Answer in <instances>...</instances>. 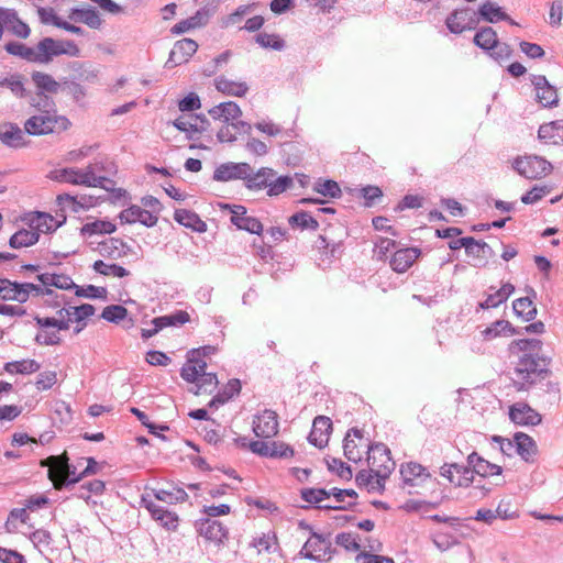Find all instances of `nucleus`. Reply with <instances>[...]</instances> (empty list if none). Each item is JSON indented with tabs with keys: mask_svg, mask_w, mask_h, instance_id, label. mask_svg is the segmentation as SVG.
Here are the masks:
<instances>
[{
	"mask_svg": "<svg viewBox=\"0 0 563 563\" xmlns=\"http://www.w3.org/2000/svg\"><path fill=\"white\" fill-rule=\"evenodd\" d=\"M541 345L542 343L538 339H520L511 342L510 352L522 353V356L516 363L511 377L517 391L527 390L538 380L544 378L548 373V360L539 356Z\"/></svg>",
	"mask_w": 563,
	"mask_h": 563,
	"instance_id": "obj_1",
	"label": "nucleus"
},
{
	"mask_svg": "<svg viewBox=\"0 0 563 563\" xmlns=\"http://www.w3.org/2000/svg\"><path fill=\"white\" fill-rule=\"evenodd\" d=\"M180 376L184 380L195 384L196 395H211L218 387V378L214 373L207 372V363L187 353V358L181 367Z\"/></svg>",
	"mask_w": 563,
	"mask_h": 563,
	"instance_id": "obj_2",
	"label": "nucleus"
},
{
	"mask_svg": "<svg viewBox=\"0 0 563 563\" xmlns=\"http://www.w3.org/2000/svg\"><path fill=\"white\" fill-rule=\"evenodd\" d=\"M71 126L70 120L55 110H41L24 122V131L32 136L60 133Z\"/></svg>",
	"mask_w": 563,
	"mask_h": 563,
	"instance_id": "obj_3",
	"label": "nucleus"
},
{
	"mask_svg": "<svg viewBox=\"0 0 563 563\" xmlns=\"http://www.w3.org/2000/svg\"><path fill=\"white\" fill-rule=\"evenodd\" d=\"M51 291L32 283H16L7 278H0V298L5 301L23 303L30 297H40Z\"/></svg>",
	"mask_w": 563,
	"mask_h": 563,
	"instance_id": "obj_4",
	"label": "nucleus"
},
{
	"mask_svg": "<svg viewBox=\"0 0 563 563\" xmlns=\"http://www.w3.org/2000/svg\"><path fill=\"white\" fill-rule=\"evenodd\" d=\"M42 466H48V478L52 481L54 488L60 490L65 485L75 484L80 481V476H76L68 465L67 453L64 452L57 456H49L41 462Z\"/></svg>",
	"mask_w": 563,
	"mask_h": 563,
	"instance_id": "obj_5",
	"label": "nucleus"
},
{
	"mask_svg": "<svg viewBox=\"0 0 563 563\" xmlns=\"http://www.w3.org/2000/svg\"><path fill=\"white\" fill-rule=\"evenodd\" d=\"M91 168L92 167H85L84 169H57L54 172V179L60 183H67L71 185H80L87 187H104V183L109 181V179L106 176H96Z\"/></svg>",
	"mask_w": 563,
	"mask_h": 563,
	"instance_id": "obj_6",
	"label": "nucleus"
},
{
	"mask_svg": "<svg viewBox=\"0 0 563 563\" xmlns=\"http://www.w3.org/2000/svg\"><path fill=\"white\" fill-rule=\"evenodd\" d=\"M512 167L518 174L528 179L542 178L552 169V165L547 159L537 155L517 157L512 163Z\"/></svg>",
	"mask_w": 563,
	"mask_h": 563,
	"instance_id": "obj_7",
	"label": "nucleus"
},
{
	"mask_svg": "<svg viewBox=\"0 0 563 563\" xmlns=\"http://www.w3.org/2000/svg\"><path fill=\"white\" fill-rule=\"evenodd\" d=\"M367 463L371 472L378 474L380 478H388L395 468L390 450L383 443H376L371 446Z\"/></svg>",
	"mask_w": 563,
	"mask_h": 563,
	"instance_id": "obj_8",
	"label": "nucleus"
},
{
	"mask_svg": "<svg viewBox=\"0 0 563 563\" xmlns=\"http://www.w3.org/2000/svg\"><path fill=\"white\" fill-rule=\"evenodd\" d=\"M35 322L40 328L35 341L41 345L58 344L60 342L59 331L68 329L65 319L35 317Z\"/></svg>",
	"mask_w": 563,
	"mask_h": 563,
	"instance_id": "obj_9",
	"label": "nucleus"
},
{
	"mask_svg": "<svg viewBox=\"0 0 563 563\" xmlns=\"http://www.w3.org/2000/svg\"><path fill=\"white\" fill-rule=\"evenodd\" d=\"M18 221L30 229H34L40 238L41 233H51L58 229L64 220L56 219L52 214L42 211H29L21 214Z\"/></svg>",
	"mask_w": 563,
	"mask_h": 563,
	"instance_id": "obj_10",
	"label": "nucleus"
},
{
	"mask_svg": "<svg viewBox=\"0 0 563 563\" xmlns=\"http://www.w3.org/2000/svg\"><path fill=\"white\" fill-rule=\"evenodd\" d=\"M371 446L369 440L364 437L361 429L352 428L344 438V455L354 463L360 462L364 454L368 455Z\"/></svg>",
	"mask_w": 563,
	"mask_h": 563,
	"instance_id": "obj_11",
	"label": "nucleus"
},
{
	"mask_svg": "<svg viewBox=\"0 0 563 563\" xmlns=\"http://www.w3.org/2000/svg\"><path fill=\"white\" fill-rule=\"evenodd\" d=\"M253 431L257 438L271 439L279 431L278 415L271 409H264L253 419Z\"/></svg>",
	"mask_w": 563,
	"mask_h": 563,
	"instance_id": "obj_12",
	"label": "nucleus"
},
{
	"mask_svg": "<svg viewBox=\"0 0 563 563\" xmlns=\"http://www.w3.org/2000/svg\"><path fill=\"white\" fill-rule=\"evenodd\" d=\"M440 475L454 487H468L474 479L470 467L456 463H446L441 466Z\"/></svg>",
	"mask_w": 563,
	"mask_h": 563,
	"instance_id": "obj_13",
	"label": "nucleus"
},
{
	"mask_svg": "<svg viewBox=\"0 0 563 563\" xmlns=\"http://www.w3.org/2000/svg\"><path fill=\"white\" fill-rule=\"evenodd\" d=\"M301 554L316 561H328L331 558V542L313 533L303 544Z\"/></svg>",
	"mask_w": 563,
	"mask_h": 563,
	"instance_id": "obj_14",
	"label": "nucleus"
},
{
	"mask_svg": "<svg viewBox=\"0 0 563 563\" xmlns=\"http://www.w3.org/2000/svg\"><path fill=\"white\" fill-rule=\"evenodd\" d=\"M400 475L405 488H408L409 493L412 489L421 486L429 477L427 470L418 463L408 462L400 466Z\"/></svg>",
	"mask_w": 563,
	"mask_h": 563,
	"instance_id": "obj_15",
	"label": "nucleus"
},
{
	"mask_svg": "<svg viewBox=\"0 0 563 563\" xmlns=\"http://www.w3.org/2000/svg\"><path fill=\"white\" fill-rule=\"evenodd\" d=\"M532 85L536 90L537 101L544 108H553L559 103V96L555 87L549 84L542 75L533 76Z\"/></svg>",
	"mask_w": 563,
	"mask_h": 563,
	"instance_id": "obj_16",
	"label": "nucleus"
},
{
	"mask_svg": "<svg viewBox=\"0 0 563 563\" xmlns=\"http://www.w3.org/2000/svg\"><path fill=\"white\" fill-rule=\"evenodd\" d=\"M448 29L454 34H461L466 30H472L476 25L474 12L471 9H456L445 21Z\"/></svg>",
	"mask_w": 563,
	"mask_h": 563,
	"instance_id": "obj_17",
	"label": "nucleus"
},
{
	"mask_svg": "<svg viewBox=\"0 0 563 563\" xmlns=\"http://www.w3.org/2000/svg\"><path fill=\"white\" fill-rule=\"evenodd\" d=\"M231 209V222L240 230L261 235L263 233V224L255 217L249 216L246 208L243 206H233Z\"/></svg>",
	"mask_w": 563,
	"mask_h": 563,
	"instance_id": "obj_18",
	"label": "nucleus"
},
{
	"mask_svg": "<svg viewBox=\"0 0 563 563\" xmlns=\"http://www.w3.org/2000/svg\"><path fill=\"white\" fill-rule=\"evenodd\" d=\"M198 532L206 542L214 545L223 544L229 538L227 528L221 522L210 519L200 521Z\"/></svg>",
	"mask_w": 563,
	"mask_h": 563,
	"instance_id": "obj_19",
	"label": "nucleus"
},
{
	"mask_svg": "<svg viewBox=\"0 0 563 563\" xmlns=\"http://www.w3.org/2000/svg\"><path fill=\"white\" fill-rule=\"evenodd\" d=\"M0 19L2 20L3 26H5L14 36L23 40L30 36V26L19 18L18 12L14 9L0 8Z\"/></svg>",
	"mask_w": 563,
	"mask_h": 563,
	"instance_id": "obj_20",
	"label": "nucleus"
},
{
	"mask_svg": "<svg viewBox=\"0 0 563 563\" xmlns=\"http://www.w3.org/2000/svg\"><path fill=\"white\" fill-rule=\"evenodd\" d=\"M421 250L418 247H405L396 251L390 261V267L394 272L402 274L407 272L420 257Z\"/></svg>",
	"mask_w": 563,
	"mask_h": 563,
	"instance_id": "obj_21",
	"label": "nucleus"
},
{
	"mask_svg": "<svg viewBox=\"0 0 563 563\" xmlns=\"http://www.w3.org/2000/svg\"><path fill=\"white\" fill-rule=\"evenodd\" d=\"M510 420L520 426H537L541 422V416L525 402H516L509 409Z\"/></svg>",
	"mask_w": 563,
	"mask_h": 563,
	"instance_id": "obj_22",
	"label": "nucleus"
},
{
	"mask_svg": "<svg viewBox=\"0 0 563 563\" xmlns=\"http://www.w3.org/2000/svg\"><path fill=\"white\" fill-rule=\"evenodd\" d=\"M332 432V421L329 417L318 416L314 418L309 441L317 448H324Z\"/></svg>",
	"mask_w": 563,
	"mask_h": 563,
	"instance_id": "obj_23",
	"label": "nucleus"
},
{
	"mask_svg": "<svg viewBox=\"0 0 563 563\" xmlns=\"http://www.w3.org/2000/svg\"><path fill=\"white\" fill-rule=\"evenodd\" d=\"M120 219L125 223H141L146 227H154L158 221V217L153 211L143 209L136 205L122 210Z\"/></svg>",
	"mask_w": 563,
	"mask_h": 563,
	"instance_id": "obj_24",
	"label": "nucleus"
},
{
	"mask_svg": "<svg viewBox=\"0 0 563 563\" xmlns=\"http://www.w3.org/2000/svg\"><path fill=\"white\" fill-rule=\"evenodd\" d=\"M252 174V168L247 163L222 164L214 172V179L228 181L231 179H246Z\"/></svg>",
	"mask_w": 563,
	"mask_h": 563,
	"instance_id": "obj_25",
	"label": "nucleus"
},
{
	"mask_svg": "<svg viewBox=\"0 0 563 563\" xmlns=\"http://www.w3.org/2000/svg\"><path fill=\"white\" fill-rule=\"evenodd\" d=\"M208 113L213 120L222 123L239 122L242 117V110L234 101L221 102L212 107Z\"/></svg>",
	"mask_w": 563,
	"mask_h": 563,
	"instance_id": "obj_26",
	"label": "nucleus"
},
{
	"mask_svg": "<svg viewBox=\"0 0 563 563\" xmlns=\"http://www.w3.org/2000/svg\"><path fill=\"white\" fill-rule=\"evenodd\" d=\"M26 132L16 123H0V141L10 147H23L27 144Z\"/></svg>",
	"mask_w": 563,
	"mask_h": 563,
	"instance_id": "obj_27",
	"label": "nucleus"
},
{
	"mask_svg": "<svg viewBox=\"0 0 563 563\" xmlns=\"http://www.w3.org/2000/svg\"><path fill=\"white\" fill-rule=\"evenodd\" d=\"M198 44L191 38H183L177 41L170 51L168 63L178 66L187 63L189 58L197 52Z\"/></svg>",
	"mask_w": 563,
	"mask_h": 563,
	"instance_id": "obj_28",
	"label": "nucleus"
},
{
	"mask_svg": "<svg viewBox=\"0 0 563 563\" xmlns=\"http://www.w3.org/2000/svg\"><path fill=\"white\" fill-rule=\"evenodd\" d=\"M31 80L37 91V95H56L60 89V84L48 73L35 70L31 74Z\"/></svg>",
	"mask_w": 563,
	"mask_h": 563,
	"instance_id": "obj_29",
	"label": "nucleus"
},
{
	"mask_svg": "<svg viewBox=\"0 0 563 563\" xmlns=\"http://www.w3.org/2000/svg\"><path fill=\"white\" fill-rule=\"evenodd\" d=\"M539 140L547 145H560L563 143V122L552 121L544 123L538 131Z\"/></svg>",
	"mask_w": 563,
	"mask_h": 563,
	"instance_id": "obj_30",
	"label": "nucleus"
},
{
	"mask_svg": "<svg viewBox=\"0 0 563 563\" xmlns=\"http://www.w3.org/2000/svg\"><path fill=\"white\" fill-rule=\"evenodd\" d=\"M214 87L219 92L232 97H244L249 91V85L245 81L233 80L225 76L217 77Z\"/></svg>",
	"mask_w": 563,
	"mask_h": 563,
	"instance_id": "obj_31",
	"label": "nucleus"
},
{
	"mask_svg": "<svg viewBox=\"0 0 563 563\" xmlns=\"http://www.w3.org/2000/svg\"><path fill=\"white\" fill-rule=\"evenodd\" d=\"M516 451L526 462H534L538 454V446L534 440L526 433L517 432L514 437Z\"/></svg>",
	"mask_w": 563,
	"mask_h": 563,
	"instance_id": "obj_32",
	"label": "nucleus"
},
{
	"mask_svg": "<svg viewBox=\"0 0 563 563\" xmlns=\"http://www.w3.org/2000/svg\"><path fill=\"white\" fill-rule=\"evenodd\" d=\"M174 220L195 232L203 233L207 231V223L194 211L187 209H176Z\"/></svg>",
	"mask_w": 563,
	"mask_h": 563,
	"instance_id": "obj_33",
	"label": "nucleus"
},
{
	"mask_svg": "<svg viewBox=\"0 0 563 563\" xmlns=\"http://www.w3.org/2000/svg\"><path fill=\"white\" fill-rule=\"evenodd\" d=\"M468 464L472 465L473 474L476 473L482 477L500 476L503 468L497 464H493L489 461L484 460L476 453L468 455Z\"/></svg>",
	"mask_w": 563,
	"mask_h": 563,
	"instance_id": "obj_34",
	"label": "nucleus"
},
{
	"mask_svg": "<svg viewBox=\"0 0 563 563\" xmlns=\"http://www.w3.org/2000/svg\"><path fill=\"white\" fill-rule=\"evenodd\" d=\"M313 249L319 261L330 263L340 251L341 243L330 242L324 235L320 234L314 241Z\"/></svg>",
	"mask_w": 563,
	"mask_h": 563,
	"instance_id": "obj_35",
	"label": "nucleus"
},
{
	"mask_svg": "<svg viewBox=\"0 0 563 563\" xmlns=\"http://www.w3.org/2000/svg\"><path fill=\"white\" fill-rule=\"evenodd\" d=\"M95 313V307L89 303H84L77 307L64 308L57 311L59 319H65L67 324L70 322H81Z\"/></svg>",
	"mask_w": 563,
	"mask_h": 563,
	"instance_id": "obj_36",
	"label": "nucleus"
},
{
	"mask_svg": "<svg viewBox=\"0 0 563 563\" xmlns=\"http://www.w3.org/2000/svg\"><path fill=\"white\" fill-rule=\"evenodd\" d=\"M37 279L41 283V285H40L41 287L46 288L51 291L48 295H51L53 292L52 289L49 288L52 286L59 288V289H65V290H68V289H71L73 287H75L73 279L65 274L45 273V274L38 275Z\"/></svg>",
	"mask_w": 563,
	"mask_h": 563,
	"instance_id": "obj_37",
	"label": "nucleus"
},
{
	"mask_svg": "<svg viewBox=\"0 0 563 563\" xmlns=\"http://www.w3.org/2000/svg\"><path fill=\"white\" fill-rule=\"evenodd\" d=\"M37 233L34 229H30L23 225L20 230H18L9 239V245L12 249H23L35 245L38 242Z\"/></svg>",
	"mask_w": 563,
	"mask_h": 563,
	"instance_id": "obj_38",
	"label": "nucleus"
},
{
	"mask_svg": "<svg viewBox=\"0 0 563 563\" xmlns=\"http://www.w3.org/2000/svg\"><path fill=\"white\" fill-rule=\"evenodd\" d=\"M124 247L125 243L121 239L109 238L98 244L97 251L106 258L117 260L125 254Z\"/></svg>",
	"mask_w": 563,
	"mask_h": 563,
	"instance_id": "obj_39",
	"label": "nucleus"
},
{
	"mask_svg": "<svg viewBox=\"0 0 563 563\" xmlns=\"http://www.w3.org/2000/svg\"><path fill=\"white\" fill-rule=\"evenodd\" d=\"M146 508L151 512L153 519L159 521L166 529L175 530L177 528L178 517L176 514L165 510L154 503H148Z\"/></svg>",
	"mask_w": 563,
	"mask_h": 563,
	"instance_id": "obj_40",
	"label": "nucleus"
},
{
	"mask_svg": "<svg viewBox=\"0 0 563 563\" xmlns=\"http://www.w3.org/2000/svg\"><path fill=\"white\" fill-rule=\"evenodd\" d=\"M56 40L44 37L35 45V64H49L56 57Z\"/></svg>",
	"mask_w": 563,
	"mask_h": 563,
	"instance_id": "obj_41",
	"label": "nucleus"
},
{
	"mask_svg": "<svg viewBox=\"0 0 563 563\" xmlns=\"http://www.w3.org/2000/svg\"><path fill=\"white\" fill-rule=\"evenodd\" d=\"M386 479L387 478H380L378 474L371 472V470L360 472L356 476L358 485L365 487L368 493H382Z\"/></svg>",
	"mask_w": 563,
	"mask_h": 563,
	"instance_id": "obj_42",
	"label": "nucleus"
},
{
	"mask_svg": "<svg viewBox=\"0 0 563 563\" xmlns=\"http://www.w3.org/2000/svg\"><path fill=\"white\" fill-rule=\"evenodd\" d=\"M117 225L108 220H93L90 222L85 223L81 229L80 233L82 236H93L99 234H111L115 232Z\"/></svg>",
	"mask_w": 563,
	"mask_h": 563,
	"instance_id": "obj_43",
	"label": "nucleus"
},
{
	"mask_svg": "<svg viewBox=\"0 0 563 563\" xmlns=\"http://www.w3.org/2000/svg\"><path fill=\"white\" fill-rule=\"evenodd\" d=\"M68 18L75 22H80L91 29H99L102 21L98 12L93 9H73Z\"/></svg>",
	"mask_w": 563,
	"mask_h": 563,
	"instance_id": "obj_44",
	"label": "nucleus"
},
{
	"mask_svg": "<svg viewBox=\"0 0 563 563\" xmlns=\"http://www.w3.org/2000/svg\"><path fill=\"white\" fill-rule=\"evenodd\" d=\"M478 12L483 20L489 23H495L498 21H509L511 24H516V22L511 20L509 15L501 10L500 7L489 1L484 2L481 5Z\"/></svg>",
	"mask_w": 563,
	"mask_h": 563,
	"instance_id": "obj_45",
	"label": "nucleus"
},
{
	"mask_svg": "<svg viewBox=\"0 0 563 563\" xmlns=\"http://www.w3.org/2000/svg\"><path fill=\"white\" fill-rule=\"evenodd\" d=\"M514 285L507 283L504 284L499 289H497L494 294H489L485 301L481 302L479 306L483 309L496 308L503 302H505L514 292Z\"/></svg>",
	"mask_w": 563,
	"mask_h": 563,
	"instance_id": "obj_46",
	"label": "nucleus"
},
{
	"mask_svg": "<svg viewBox=\"0 0 563 563\" xmlns=\"http://www.w3.org/2000/svg\"><path fill=\"white\" fill-rule=\"evenodd\" d=\"M30 520L26 508H14L10 511L8 519L4 523L8 533L21 532L20 527L26 525Z\"/></svg>",
	"mask_w": 563,
	"mask_h": 563,
	"instance_id": "obj_47",
	"label": "nucleus"
},
{
	"mask_svg": "<svg viewBox=\"0 0 563 563\" xmlns=\"http://www.w3.org/2000/svg\"><path fill=\"white\" fill-rule=\"evenodd\" d=\"M275 172L272 168H261L254 175L247 178V187L253 190L268 189L269 183L273 181Z\"/></svg>",
	"mask_w": 563,
	"mask_h": 563,
	"instance_id": "obj_48",
	"label": "nucleus"
},
{
	"mask_svg": "<svg viewBox=\"0 0 563 563\" xmlns=\"http://www.w3.org/2000/svg\"><path fill=\"white\" fill-rule=\"evenodd\" d=\"M40 368V363L31 358L8 362L4 365V371L9 374H33L36 373Z\"/></svg>",
	"mask_w": 563,
	"mask_h": 563,
	"instance_id": "obj_49",
	"label": "nucleus"
},
{
	"mask_svg": "<svg viewBox=\"0 0 563 563\" xmlns=\"http://www.w3.org/2000/svg\"><path fill=\"white\" fill-rule=\"evenodd\" d=\"M250 124L239 121V122H231V123H223V125L218 131V140L220 142H227L231 143L236 140V134L241 130H250Z\"/></svg>",
	"mask_w": 563,
	"mask_h": 563,
	"instance_id": "obj_50",
	"label": "nucleus"
},
{
	"mask_svg": "<svg viewBox=\"0 0 563 563\" xmlns=\"http://www.w3.org/2000/svg\"><path fill=\"white\" fill-rule=\"evenodd\" d=\"M503 334H515V329L509 321L498 320L482 331V335L485 340H493Z\"/></svg>",
	"mask_w": 563,
	"mask_h": 563,
	"instance_id": "obj_51",
	"label": "nucleus"
},
{
	"mask_svg": "<svg viewBox=\"0 0 563 563\" xmlns=\"http://www.w3.org/2000/svg\"><path fill=\"white\" fill-rule=\"evenodd\" d=\"M92 268L96 273L103 276L123 278L130 275V272L123 266L109 264L101 260L96 261L92 265Z\"/></svg>",
	"mask_w": 563,
	"mask_h": 563,
	"instance_id": "obj_52",
	"label": "nucleus"
},
{
	"mask_svg": "<svg viewBox=\"0 0 563 563\" xmlns=\"http://www.w3.org/2000/svg\"><path fill=\"white\" fill-rule=\"evenodd\" d=\"M0 87H5L18 98H25L27 89L22 75H11L0 80Z\"/></svg>",
	"mask_w": 563,
	"mask_h": 563,
	"instance_id": "obj_53",
	"label": "nucleus"
},
{
	"mask_svg": "<svg viewBox=\"0 0 563 563\" xmlns=\"http://www.w3.org/2000/svg\"><path fill=\"white\" fill-rule=\"evenodd\" d=\"M4 48L10 55L18 56L29 63H35V46L30 47L20 42H9Z\"/></svg>",
	"mask_w": 563,
	"mask_h": 563,
	"instance_id": "obj_54",
	"label": "nucleus"
},
{
	"mask_svg": "<svg viewBox=\"0 0 563 563\" xmlns=\"http://www.w3.org/2000/svg\"><path fill=\"white\" fill-rule=\"evenodd\" d=\"M190 321V316L185 310H178L173 314L155 318L152 323L158 328L185 324Z\"/></svg>",
	"mask_w": 563,
	"mask_h": 563,
	"instance_id": "obj_55",
	"label": "nucleus"
},
{
	"mask_svg": "<svg viewBox=\"0 0 563 563\" xmlns=\"http://www.w3.org/2000/svg\"><path fill=\"white\" fill-rule=\"evenodd\" d=\"M497 42V33L490 26L482 27L474 36V43L485 51L496 46Z\"/></svg>",
	"mask_w": 563,
	"mask_h": 563,
	"instance_id": "obj_56",
	"label": "nucleus"
},
{
	"mask_svg": "<svg viewBox=\"0 0 563 563\" xmlns=\"http://www.w3.org/2000/svg\"><path fill=\"white\" fill-rule=\"evenodd\" d=\"M512 309L515 313L525 320H531L537 313V309L531 299L528 297L516 299L512 302Z\"/></svg>",
	"mask_w": 563,
	"mask_h": 563,
	"instance_id": "obj_57",
	"label": "nucleus"
},
{
	"mask_svg": "<svg viewBox=\"0 0 563 563\" xmlns=\"http://www.w3.org/2000/svg\"><path fill=\"white\" fill-rule=\"evenodd\" d=\"M494 510L497 519L512 520L519 517L518 508L509 499H501Z\"/></svg>",
	"mask_w": 563,
	"mask_h": 563,
	"instance_id": "obj_58",
	"label": "nucleus"
},
{
	"mask_svg": "<svg viewBox=\"0 0 563 563\" xmlns=\"http://www.w3.org/2000/svg\"><path fill=\"white\" fill-rule=\"evenodd\" d=\"M333 495V504H323L320 506V508L324 509H342L345 507V498H354L356 496L355 492L352 489H338L332 488L331 489Z\"/></svg>",
	"mask_w": 563,
	"mask_h": 563,
	"instance_id": "obj_59",
	"label": "nucleus"
},
{
	"mask_svg": "<svg viewBox=\"0 0 563 563\" xmlns=\"http://www.w3.org/2000/svg\"><path fill=\"white\" fill-rule=\"evenodd\" d=\"M256 43L264 48H273L275 51H280L285 46L284 40L278 34L266 32L256 35Z\"/></svg>",
	"mask_w": 563,
	"mask_h": 563,
	"instance_id": "obj_60",
	"label": "nucleus"
},
{
	"mask_svg": "<svg viewBox=\"0 0 563 563\" xmlns=\"http://www.w3.org/2000/svg\"><path fill=\"white\" fill-rule=\"evenodd\" d=\"M203 19H205V14L201 12H197L194 16L176 23L172 27V33L180 34V33H185L191 29L198 27L203 24Z\"/></svg>",
	"mask_w": 563,
	"mask_h": 563,
	"instance_id": "obj_61",
	"label": "nucleus"
},
{
	"mask_svg": "<svg viewBox=\"0 0 563 563\" xmlns=\"http://www.w3.org/2000/svg\"><path fill=\"white\" fill-rule=\"evenodd\" d=\"M301 498L310 504H317L319 507L322 503L330 499V492L322 488H306L301 490Z\"/></svg>",
	"mask_w": 563,
	"mask_h": 563,
	"instance_id": "obj_62",
	"label": "nucleus"
},
{
	"mask_svg": "<svg viewBox=\"0 0 563 563\" xmlns=\"http://www.w3.org/2000/svg\"><path fill=\"white\" fill-rule=\"evenodd\" d=\"M290 225H297L301 229L317 230L318 221L307 212H297L289 218Z\"/></svg>",
	"mask_w": 563,
	"mask_h": 563,
	"instance_id": "obj_63",
	"label": "nucleus"
},
{
	"mask_svg": "<svg viewBox=\"0 0 563 563\" xmlns=\"http://www.w3.org/2000/svg\"><path fill=\"white\" fill-rule=\"evenodd\" d=\"M179 131L192 134L199 132L198 118L194 115H180L173 122Z\"/></svg>",
	"mask_w": 563,
	"mask_h": 563,
	"instance_id": "obj_64",
	"label": "nucleus"
}]
</instances>
